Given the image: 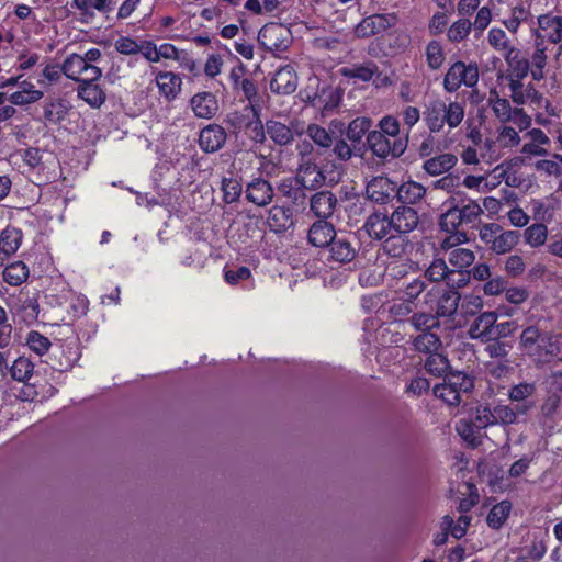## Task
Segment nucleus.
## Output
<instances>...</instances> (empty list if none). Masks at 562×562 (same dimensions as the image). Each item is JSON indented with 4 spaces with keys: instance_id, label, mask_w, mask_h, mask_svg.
I'll use <instances>...</instances> for the list:
<instances>
[{
    "instance_id": "nucleus-60",
    "label": "nucleus",
    "mask_w": 562,
    "mask_h": 562,
    "mask_svg": "<svg viewBox=\"0 0 562 562\" xmlns=\"http://www.w3.org/2000/svg\"><path fill=\"white\" fill-rule=\"evenodd\" d=\"M495 425L509 426L517 424L515 413L510 405L498 404L494 406Z\"/></svg>"
},
{
    "instance_id": "nucleus-1",
    "label": "nucleus",
    "mask_w": 562,
    "mask_h": 562,
    "mask_svg": "<svg viewBox=\"0 0 562 562\" xmlns=\"http://www.w3.org/2000/svg\"><path fill=\"white\" fill-rule=\"evenodd\" d=\"M258 42L267 52L278 55L292 44V33L281 23H268L260 29Z\"/></svg>"
},
{
    "instance_id": "nucleus-29",
    "label": "nucleus",
    "mask_w": 562,
    "mask_h": 562,
    "mask_svg": "<svg viewBox=\"0 0 562 562\" xmlns=\"http://www.w3.org/2000/svg\"><path fill=\"white\" fill-rule=\"evenodd\" d=\"M77 93L80 99L94 109H99L106 99L105 92L98 83H79Z\"/></svg>"
},
{
    "instance_id": "nucleus-19",
    "label": "nucleus",
    "mask_w": 562,
    "mask_h": 562,
    "mask_svg": "<svg viewBox=\"0 0 562 562\" xmlns=\"http://www.w3.org/2000/svg\"><path fill=\"white\" fill-rule=\"evenodd\" d=\"M77 361V353L70 347L57 346L46 360L53 370L65 372L70 370Z\"/></svg>"
},
{
    "instance_id": "nucleus-38",
    "label": "nucleus",
    "mask_w": 562,
    "mask_h": 562,
    "mask_svg": "<svg viewBox=\"0 0 562 562\" xmlns=\"http://www.w3.org/2000/svg\"><path fill=\"white\" fill-rule=\"evenodd\" d=\"M22 237L23 235L21 229L7 227L0 235V249L3 254H7L10 257L20 248Z\"/></svg>"
},
{
    "instance_id": "nucleus-36",
    "label": "nucleus",
    "mask_w": 562,
    "mask_h": 562,
    "mask_svg": "<svg viewBox=\"0 0 562 562\" xmlns=\"http://www.w3.org/2000/svg\"><path fill=\"white\" fill-rule=\"evenodd\" d=\"M424 368L429 374L445 379L449 373L450 362L445 355L437 351L426 358Z\"/></svg>"
},
{
    "instance_id": "nucleus-3",
    "label": "nucleus",
    "mask_w": 562,
    "mask_h": 562,
    "mask_svg": "<svg viewBox=\"0 0 562 562\" xmlns=\"http://www.w3.org/2000/svg\"><path fill=\"white\" fill-rule=\"evenodd\" d=\"M367 144L372 154L382 159L397 158L407 148V139H392L378 130L368 133Z\"/></svg>"
},
{
    "instance_id": "nucleus-61",
    "label": "nucleus",
    "mask_w": 562,
    "mask_h": 562,
    "mask_svg": "<svg viewBox=\"0 0 562 562\" xmlns=\"http://www.w3.org/2000/svg\"><path fill=\"white\" fill-rule=\"evenodd\" d=\"M486 342L485 351L491 358H505L512 349V345L501 341L498 338H491Z\"/></svg>"
},
{
    "instance_id": "nucleus-56",
    "label": "nucleus",
    "mask_w": 562,
    "mask_h": 562,
    "mask_svg": "<svg viewBox=\"0 0 562 562\" xmlns=\"http://www.w3.org/2000/svg\"><path fill=\"white\" fill-rule=\"evenodd\" d=\"M472 23L468 19H460L449 27L447 36L450 42L459 43L470 33Z\"/></svg>"
},
{
    "instance_id": "nucleus-54",
    "label": "nucleus",
    "mask_w": 562,
    "mask_h": 562,
    "mask_svg": "<svg viewBox=\"0 0 562 562\" xmlns=\"http://www.w3.org/2000/svg\"><path fill=\"white\" fill-rule=\"evenodd\" d=\"M548 228L542 223H536L524 232L525 241L531 247H539L547 240Z\"/></svg>"
},
{
    "instance_id": "nucleus-14",
    "label": "nucleus",
    "mask_w": 562,
    "mask_h": 562,
    "mask_svg": "<svg viewBox=\"0 0 562 562\" xmlns=\"http://www.w3.org/2000/svg\"><path fill=\"white\" fill-rule=\"evenodd\" d=\"M497 322L495 312L481 313L470 325L469 335L472 339L487 341L494 336V325Z\"/></svg>"
},
{
    "instance_id": "nucleus-48",
    "label": "nucleus",
    "mask_w": 562,
    "mask_h": 562,
    "mask_svg": "<svg viewBox=\"0 0 562 562\" xmlns=\"http://www.w3.org/2000/svg\"><path fill=\"white\" fill-rule=\"evenodd\" d=\"M26 346L37 356H44L53 346L50 340L36 330H31L25 339Z\"/></svg>"
},
{
    "instance_id": "nucleus-44",
    "label": "nucleus",
    "mask_w": 562,
    "mask_h": 562,
    "mask_svg": "<svg viewBox=\"0 0 562 562\" xmlns=\"http://www.w3.org/2000/svg\"><path fill=\"white\" fill-rule=\"evenodd\" d=\"M510 509L512 504L508 501H503L494 505L487 515V525L493 529H499L508 518Z\"/></svg>"
},
{
    "instance_id": "nucleus-24",
    "label": "nucleus",
    "mask_w": 562,
    "mask_h": 562,
    "mask_svg": "<svg viewBox=\"0 0 562 562\" xmlns=\"http://www.w3.org/2000/svg\"><path fill=\"white\" fill-rule=\"evenodd\" d=\"M464 115V102L450 101L449 103H446L443 101V112H441V132L446 124L450 131L457 128L462 123Z\"/></svg>"
},
{
    "instance_id": "nucleus-35",
    "label": "nucleus",
    "mask_w": 562,
    "mask_h": 562,
    "mask_svg": "<svg viewBox=\"0 0 562 562\" xmlns=\"http://www.w3.org/2000/svg\"><path fill=\"white\" fill-rule=\"evenodd\" d=\"M519 238L520 233L518 231L502 229L490 249L497 255L507 254L518 244Z\"/></svg>"
},
{
    "instance_id": "nucleus-57",
    "label": "nucleus",
    "mask_w": 562,
    "mask_h": 562,
    "mask_svg": "<svg viewBox=\"0 0 562 562\" xmlns=\"http://www.w3.org/2000/svg\"><path fill=\"white\" fill-rule=\"evenodd\" d=\"M472 423L476 429H484L495 425L494 407L479 406L474 413Z\"/></svg>"
},
{
    "instance_id": "nucleus-22",
    "label": "nucleus",
    "mask_w": 562,
    "mask_h": 562,
    "mask_svg": "<svg viewBox=\"0 0 562 562\" xmlns=\"http://www.w3.org/2000/svg\"><path fill=\"white\" fill-rule=\"evenodd\" d=\"M437 297L438 300L435 314L438 316V319L440 317L452 318L457 314L461 301V294L459 291L445 290L439 296L437 295Z\"/></svg>"
},
{
    "instance_id": "nucleus-25",
    "label": "nucleus",
    "mask_w": 562,
    "mask_h": 562,
    "mask_svg": "<svg viewBox=\"0 0 562 562\" xmlns=\"http://www.w3.org/2000/svg\"><path fill=\"white\" fill-rule=\"evenodd\" d=\"M458 162L456 155L450 153L440 154L438 156L428 158L423 164V169L429 176H439L452 169Z\"/></svg>"
},
{
    "instance_id": "nucleus-2",
    "label": "nucleus",
    "mask_w": 562,
    "mask_h": 562,
    "mask_svg": "<svg viewBox=\"0 0 562 562\" xmlns=\"http://www.w3.org/2000/svg\"><path fill=\"white\" fill-rule=\"evenodd\" d=\"M477 81L479 68L475 64L456 61L445 75L443 88L447 92H456L462 85L472 88Z\"/></svg>"
},
{
    "instance_id": "nucleus-8",
    "label": "nucleus",
    "mask_w": 562,
    "mask_h": 562,
    "mask_svg": "<svg viewBox=\"0 0 562 562\" xmlns=\"http://www.w3.org/2000/svg\"><path fill=\"white\" fill-rule=\"evenodd\" d=\"M297 175L295 177V181L302 187H308V189H316L322 187L326 177L324 171L317 166L315 159L313 157H304L302 161L299 162Z\"/></svg>"
},
{
    "instance_id": "nucleus-34",
    "label": "nucleus",
    "mask_w": 562,
    "mask_h": 562,
    "mask_svg": "<svg viewBox=\"0 0 562 562\" xmlns=\"http://www.w3.org/2000/svg\"><path fill=\"white\" fill-rule=\"evenodd\" d=\"M10 376L20 383H29L34 373V363L26 357L16 358L9 367Z\"/></svg>"
},
{
    "instance_id": "nucleus-17",
    "label": "nucleus",
    "mask_w": 562,
    "mask_h": 562,
    "mask_svg": "<svg viewBox=\"0 0 562 562\" xmlns=\"http://www.w3.org/2000/svg\"><path fill=\"white\" fill-rule=\"evenodd\" d=\"M336 235L335 226L331 223L316 221L308 229L307 239L315 247H327Z\"/></svg>"
},
{
    "instance_id": "nucleus-18",
    "label": "nucleus",
    "mask_w": 562,
    "mask_h": 562,
    "mask_svg": "<svg viewBox=\"0 0 562 562\" xmlns=\"http://www.w3.org/2000/svg\"><path fill=\"white\" fill-rule=\"evenodd\" d=\"M426 191L422 183L409 180L401 186L396 184L395 198L403 205L409 206L420 202L426 195Z\"/></svg>"
},
{
    "instance_id": "nucleus-7",
    "label": "nucleus",
    "mask_w": 562,
    "mask_h": 562,
    "mask_svg": "<svg viewBox=\"0 0 562 562\" xmlns=\"http://www.w3.org/2000/svg\"><path fill=\"white\" fill-rule=\"evenodd\" d=\"M396 183L387 177H373L366 187L368 199L378 204H387L395 198Z\"/></svg>"
},
{
    "instance_id": "nucleus-37",
    "label": "nucleus",
    "mask_w": 562,
    "mask_h": 562,
    "mask_svg": "<svg viewBox=\"0 0 562 562\" xmlns=\"http://www.w3.org/2000/svg\"><path fill=\"white\" fill-rule=\"evenodd\" d=\"M266 132L280 146L289 145L294 138L291 128L278 121H268L266 123Z\"/></svg>"
},
{
    "instance_id": "nucleus-39",
    "label": "nucleus",
    "mask_w": 562,
    "mask_h": 562,
    "mask_svg": "<svg viewBox=\"0 0 562 562\" xmlns=\"http://www.w3.org/2000/svg\"><path fill=\"white\" fill-rule=\"evenodd\" d=\"M3 281L12 286L22 284L29 277V268L22 261L8 265L2 272Z\"/></svg>"
},
{
    "instance_id": "nucleus-20",
    "label": "nucleus",
    "mask_w": 562,
    "mask_h": 562,
    "mask_svg": "<svg viewBox=\"0 0 562 562\" xmlns=\"http://www.w3.org/2000/svg\"><path fill=\"white\" fill-rule=\"evenodd\" d=\"M538 24L540 27L538 37L547 38L554 44L562 40V16L540 15Z\"/></svg>"
},
{
    "instance_id": "nucleus-47",
    "label": "nucleus",
    "mask_w": 562,
    "mask_h": 562,
    "mask_svg": "<svg viewBox=\"0 0 562 562\" xmlns=\"http://www.w3.org/2000/svg\"><path fill=\"white\" fill-rule=\"evenodd\" d=\"M426 63L431 70H438L445 63L446 56L441 43L430 41L425 49Z\"/></svg>"
},
{
    "instance_id": "nucleus-41",
    "label": "nucleus",
    "mask_w": 562,
    "mask_h": 562,
    "mask_svg": "<svg viewBox=\"0 0 562 562\" xmlns=\"http://www.w3.org/2000/svg\"><path fill=\"white\" fill-rule=\"evenodd\" d=\"M372 121L370 119L364 116L356 117L349 123L346 136L353 145L360 144L366 133H369Z\"/></svg>"
},
{
    "instance_id": "nucleus-62",
    "label": "nucleus",
    "mask_w": 562,
    "mask_h": 562,
    "mask_svg": "<svg viewBox=\"0 0 562 562\" xmlns=\"http://www.w3.org/2000/svg\"><path fill=\"white\" fill-rule=\"evenodd\" d=\"M488 43L497 50H509V41L506 33L502 29L493 27L488 32Z\"/></svg>"
},
{
    "instance_id": "nucleus-10",
    "label": "nucleus",
    "mask_w": 562,
    "mask_h": 562,
    "mask_svg": "<svg viewBox=\"0 0 562 562\" xmlns=\"http://www.w3.org/2000/svg\"><path fill=\"white\" fill-rule=\"evenodd\" d=\"M246 200L256 206L265 207L270 204L274 196L271 183L262 178H255L247 183L245 189Z\"/></svg>"
},
{
    "instance_id": "nucleus-30",
    "label": "nucleus",
    "mask_w": 562,
    "mask_h": 562,
    "mask_svg": "<svg viewBox=\"0 0 562 562\" xmlns=\"http://www.w3.org/2000/svg\"><path fill=\"white\" fill-rule=\"evenodd\" d=\"M505 59L510 67V72L506 77L508 81L513 79L521 81L528 75L530 69L529 61L525 58H519L518 50L510 48L506 53Z\"/></svg>"
},
{
    "instance_id": "nucleus-40",
    "label": "nucleus",
    "mask_w": 562,
    "mask_h": 562,
    "mask_svg": "<svg viewBox=\"0 0 562 562\" xmlns=\"http://www.w3.org/2000/svg\"><path fill=\"white\" fill-rule=\"evenodd\" d=\"M87 61L79 54L69 55L61 65L63 74L77 82H79L82 77V71L85 70Z\"/></svg>"
},
{
    "instance_id": "nucleus-15",
    "label": "nucleus",
    "mask_w": 562,
    "mask_h": 562,
    "mask_svg": "<svg viewBox=\"0 0 562 562\" xmlns=\"http://www.w3.org/2000/svg\"><path fill=\"white\" fill-rule=\"evenodd\" d=\"M297 87V77L294 69L286 65L276 71L270 81V89L278 94H291Z\"/></svg>"
},
{
    "instance_id": "nucleus-28",
    "label": "nucleus",
    "mask_w": 562,
    "mask_h": 562,
    "mask_svg": "<svg viewBox=\"0 0 562 562\" xmlns=\"http://www.w3.org/2000/svg\"><path fill=\"white\" fill-rule=\"evenodd\" d=\"M340 72L346 78L368 82L378 74V65L372 60H368L362 64H353L350 67H344Z\"/></svg>"
},
{
    "instance_id": "nucleus-50",
    "label": "nucleus",
    "mask_w": 562,
    "mask_h": 562,
    "mask_svg": "<svg viewBox=\"0 0 562 562\" xmlns=\"http://www.w3.org/2000/svg\"><path fill=\"white\" fill-rule=\"evenodd\" d=\"M434 395L440 400H442L449 406H459L463 397L456 391L451 385H449L445 380L443 383L435 385Z\"/></svg>"
},
{
    "instance_id": "nucleus-51",
    "label": "nucleus",
    "mask_w": 562,
    "mask_h": 562,
    "mask_svg": "<svg viewBox=\"0 0 562 562\" xmlns=\"http://www.w3.org/2000/svg\"><path fill=\"white\" fill-rule=\"evenodd\" d=\"M488 102L492 105V110L496 117L503 122H507L512 119L514 110L508 100L499 98L496 91H491Z\"/></svg>"
},
{
    "instance_id": "nucleus-6",
    "label": "nucleus",
    "mask_w": 562,
    "mask_h": 562,
    "mask_svg": "<svg viewBox=\"0 0 562 562\" xmlns=\"http://www.w3.org/2000/svg\"><path fill=\"white\" fill-rule=\"evenodd\" d=\"M338 207V199L329 190H322L310 198V211L318 221H328Z\"/></svg>"
},
{
    "instance_id": "nucleus-59",
    "label": "nucleus",
    "mask_w": 562,
    "mask_h": 562,
    "mask_svg": "<svg viewBox=\"0 0 562 562\" xmlns=\"http://www.w3.org/2000/svg\"><path fill=\"white\" fill-rule=\"evenodd\" d=\"M470 280V270L450 269L446 283L450 288L449 290L458 291V289L467 286Z\"/></svg>"
},
{
    "instance_id": "nucleus-5",
    "label": "nucleus",
    "mask_w": 562,
    "mask_h": 562,
    "mask_svg": "<svg viewBox=\"0 0 562 562\" xmlns=\"http://www.w3.org/2000/svg\"><path fill=\"white\" fill-rule=\"evenodd\" d=\"M397 22L395 13L372 14L362 19L355 27V35L366 38L394 26Z\"/></svg>"
},
{
    "instance_id": "nucleus-45",
    "label": "nucleus",
    "mask_w": 562,
    "mask_h": 562,
    "mask_svg": "<svg viewBox=\"0 0 562 562\" xmlns=\"http://www.w3.org/2000/svg\"><path fill=\"white\" fill-rule=\"evenodd\" d=\"M451 269L469 270V267L474 262L475 255L472 250L467 248H454L448 255Z\"/></svg>"
},
{
    "instance_id": "nucleus-58",
    "label": "nucleus",
    "mask_w": 562,
    "mask_h": 562,
    "mask_svg": "<svg viewBox=\"0 0 562 562\" xmlns=\"http://www.w3.org/2000/svg\"><path fill=\"white\" fill-rule=\"evenodd\" d=\"M386 136L391 137L392 139H407L408 135L401 137L400 136V122L396 117L386 115L379 122V130Z\"/></svg>"
},
{
    "instance_id": "nucleus-12",
    "label": "nucleus",
    "mask_w": 562,
    "mask_h": 562,
    "mask_svg": "<svg viewBox=\"0 0 562 562\" xmlns=\"http://www.w3.org/2000/svg\"><path fill=\"white\" fill-rule=\"evenodd\" d=\"M363 229L371 239L382 240L393 231L391 216L385 211H375L367 217Z\"/></svg>"
},
{
    "instance_id": "nucleus-53",
    "label": "nucleus",
    "mask_w": 562,
    "mask_h": 562,
    "mask_svg": "<svg viewBox=\"0 0 562 562\" xmlns=\"http://www.w3.org/2000/svg\"><path fill=\"white\" fill-rule=\"evenodd\" d=\"M449 272L450 267L447 265L445 259H435L426 269L424 279L431 282L447 281Z\"/></svg>"
},
{
    "instance_id": "nucleus-13",
    "label": "nucleus",
    "mask_w": 562,
    "mask_h": 562,
    "mask_svg": "<svg viewBox=\"0 0 562 562\" xmlns=\"http://www.w3.org/2000/svg\"><path fill=\"white\" fill-rule=\"evenodd\" d=\"M390 216L393 231L397 234H408L419 224V215L417 211L411 206L401 205L396 207Z\"/></svg>"
},
{
    "instance_id": "nucleus-42",
    "label": "nucleus",
    "mask_w": 562,
    "mask_h": 562,
    "mask_svg": "<svg viewBox=\"0 0 562 562\" xmlns=\"http://www.w3.org/2000/svg\"><path fill=\"white\" fill-rule=\"evenodd\" d=\"M408 322L414 327V329L420 333L431 331V329L439 328L440 326L438 316L436 314L426 312L414 313L409 317Z\"/></svg>"
},
{
    "instance_id": "nucleus-32",
    "label": "nucleus",
    "mask_w": 562,
    "mask_h": 562,
    "mask_svg": "<svg viewBox=\"0 0 562 562\" xmlns=\"http://www.w3.org/2000/svg\"><path fill=\"white\" fill-rule=\"evenodd\" d=\"M157 86L167 99H175L181 90V78L173 72H160L156 77Z\"/></svg>"
},
{
    "instance_id": "nucleus-63",
    "label": "nucleus",
    "mask_w": 562,
    "mask_h": 562,
    "mask_svg": "<svg viewBox=\"0 0 562 562\" xmlns=\"http://www.w3.org/2000/svg\"><path fill=\"white\" fill-rule=\"evenodd\" d=\"M560 406V396L551 394L546 397L540 407V416L544 420H552Z\"/></svg>"
},
{
    "instance_id": "nucleus-23",
    "label": "nucleus",
    "mask_w": 562,
    "mask_h": 562,
    "mask_svg": "<svg viewBox=\"0 0 562 562\" xmlns=\"http://www.w3.org/2000/svg\"><path fill=\"white\" fill-rule=\"evenodd\" d=\"M267 223L272 232H285L293 225L292 211L285 206L273 205L269 210Z\"/></svg>"
},
{
    "instance_id": "nucleus-33",
    "label": "nucleus",
    "mask_w": 562,
    "mask_h": 562,
    "mask_svg": "<svg viewBox=\"0 0 562 562\" xmlns=\"http://www.w3.org/2000/svg\"><path fill=\"white\" fill-rule=\"evenodd\" d=\"M413 349L420 353L432 355L441 348L439 336L432 331L420 333L413 341Z\"/></svg>"
},
{
    "instance_id": "nucleus-43",
    "label": "nucleus",
    "mask_w": 562,
    "mask_h": 562,
    "mask_svg": "<svg viewBox=\"0 0 562 562\" xmlns=\"http://www.w3.org/2000/svg\"><path fill=\"white\" fill-rule=\"evenodd\" d=\"M305 189H308V187H302V184L297 183L295 180H285L279 187L280 192L296 205H303L305 203Z\"/></svg>"
},
{
    "instance_id": "nucleus-11",
    "label": "nucleus",
    "mask_w": 562,
    "mask_h": 562,
    "mask_svg": "<svg viewBox=\"0 0 562 562\" xmlns=\"http://www.w3.org/2000/svg\"><path fill=\"white\" fill-rule=\"evenodd\" d=\"M227 133L218 124H209L200 131L199 145L202 151L212 154L218 151L225 145Z\"/></svg>"
},
{
    "instance_id": "nucleus-64",
    "label": "nucleus",
    "mask_w": 562,
    "mask_h": 562,
    "mask_svg": "<svg viewBox=\"0 0 562 562\" xmlns=\"http://www.w3.org/2000/svg\"><path fill=\"white\" fill-rule=\"evenodd\" d=\"M135 40L128 36H121L115 41V49L123 55H136L140 52L142 47H139Z\"/></svg>"
},
{
    "instance_id": "nucleus-46",
    "label": "nucleus",
    "mask_w": 562,
    "mask_h": 562,
    "mask_svg": "<svg viewBox=\"0 0 562 562\" xmlns=\"http://www.w3.org/2000/svg\"><path fill=\"white\" fill-rule=\"evenodd\" d=\"M445 381L451 385L463 397L469 394L474 387L473 379L463 372H450L445 378Z\"/></svg>"
},
{
    "instance_id": "nucleus-49",
    "label": "nucleus",
    "mask_w": 562,
    "mask_h": 562,
    "mask_svg": "<svg viewBox=\"0 0 562 562\" xmlns=\"http://www.w3.org/2000/svg\"><path fill=\"white\" fill-rule=\"evenodd\" d=\"M306 135L323 149H329L334 144V138L328 131L317 124H310L306 128Z\"/></svg>"
},
{
    "instance_id": "nucleus-9",
    "label": "nucleus",
    "mask_w": 562,
    "mask_h": 562,
    "mask_svg": "<svg viewBox=\"0 0 562 562\" xmlns=\"http://www.w3.org/2000/svg\"><path fill=\"white\" fill-rule=\"evenodd\" d=\"M329 249V261L340 265L351 262L358 255V244L346 236H335L331 243L327 246Z\"/></svg>"
},
{
    "instance_id": "nucleus-4",
    "label": "nucleus",
    "mask_w": 562,
    "mask_h": 562,
    "mask_svg": "<svg viewBox=\"0 0 562 562\" xmlns=\"http://www.w3.org/2000/svg\"><path fill=\"white\" fill-rule=\"evenodd\" d=\"M439 225L442 231L451 234L443 241V246L452 247L468 240L467 233L459 231V227L464 226V224L452 199L449 209L440 216Z\"/></svg>"
},
{
    "instance_id": "nucleus-31",
    "label": "nucleus",
    "mask_w": 562,
    "mask_h": 562,
    "mask_svg": "<svg viewBox=\"0 0 562 562\" xmlns=\"http://www.w3.org/2000/svg\"><path fill=\"white\" fill-rule=\"evenodd\" d=\"M43 109L44 119L50 124H59L68 114V105L61 99H46Z\"/></svg>"
},
{
    "instance_id": "nucleus-55",
    "label": "nucleus",
    "mask_w": 562,
    "mask_h": 562,
    "mask_svg": "<svg viewBox=\"0 0 562 562\" xmlns=\"http://www.w3.org/2000/svg\"><path fill=\"white\" fill-rule=\"evenodd\" d=\"M536 392V385L533 383H519L516 385H513L508 390V398L513 403H520V402H529L528 398L531 397Z\"/></svg>"
},
{
    "instance_id": "nucleus-21",
    "label": "nucleus",
    "mask_w": 562,
    "mask_h": 562,
    "mask_svg": "<svg viewBox=\"0 0 562 562\" xmlns=\"http://www.w3.org/2000/svg\"><path fill=\"white\" fill-rule=\"evenodd\" d=\"M191 108L198 117L211 119L218 110L217 100L211 92H201L192 97Z\"/></svg>"
},
{
    "instance_id": "nucleus-26",
    "label": "nucleus",
    "mask_w": 562,
    "mask_h": 562,
    "mask_svg": "<svg viewBox=\"0 0 562 562\" xmlns=\"http://www.w3.org/2000/svg\"><path fill=\"white\" fill-rule=\"evenodd\" d=\"M454 205L458 206L461 220L464 225L474 224L483 213L480 204L473 200L465 199L459 193L452 196Z\"/></svg>"
},
{
    "instance_id": "nucleus-52",
    "label": "nucleus",
    "mask_w": 562,
    "mask_h": 562,
    "mask_svg": "<svg viewBox=\"0 0 562 562\" xmlns=\"http://www.w3.org/2000/svg\"><path fill=\"white\" fill-rule=\"evenodd\" d=\"M223 201L227 204L235 203L243 193V184L235 178H223L222 180Z\"/></svg>"
},
{
    "instance_id": "nucleus-16",
    "label": "nucleus",
    "mask_w": 562,
    "mask_h": 562,
    "mask_svg": "<svg viewBox=\"0 0 562 562\" xmlns=\"http://www.w3.org/2000/svg\"><path fill=\"white\" fill-rule=\"evenodd\" d=\"M403 294L405 299L414 303L415 300L418 299L420 294L425 292L424 303L428 304L437 299V294L439 293L435 288L428 289V283L424 278H414L409 282H405L403 284Z\"/></svg>"
},
{
    "instance_id": "nucleus-27",
    "label": "nucleus",
    "mask_w": 562,
    "mask_h": 562,
    "mask_svg": "<svg viewBox=\"0 0 562 562\" xmlns=\"http://www.w3.org/2000/svg\"><path fill=\"white\" fill-rule=\"evenodd\" d=\"M441 112H443L441 99H432L425 104L423 120L430 133L441 132Z\"/></svg>"
}]
</instances>
